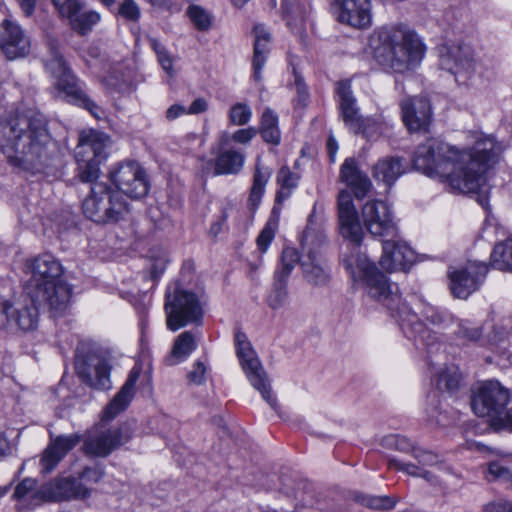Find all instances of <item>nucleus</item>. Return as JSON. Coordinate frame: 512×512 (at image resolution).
<instances>
[{"label":"nucleus","mask_w":512,"mask_h":512,"mask_svg":"<svg viewBox=\"0 0 512 512\" xmlns=\"http://www.w3.org/2000/svg\"><path fill=\"white\" fill-rule=\"evenodd\" d=\"M503 147L492 136L479 137L468 150H458L437 138L421 143L413 156L414 168L426 176L447 181L454 192L482 189L483 174L498 161Z\"/></svg>","instance_id":"nucleus-1"},{"label":"nucleus","mask_w":512,"mask_h":512,"mask_svg":"<svg viewBox=\"0 0 512 512\" xmlns=\"http://www.w3.org/2000/svg\"><path fill=\"white\" fill-rule=\"evenodd\" d=\"M0 151L10 165L33 174L46 172L59 161L46 118L35 111L0 117Z\"/></svg>","instance_id":"nucleus-2"},{"label":"nucleus","mask_w":512,"mask_h":512,"mask_svg":"<svg viewBox=\"0 0 512 512\" xmlns=\"http://www.w3.org/2000/svg\"><path fill=\"white\" fill-rule=\"evenodd\" d=\"M109 137L99 131L83 130L75 148L76 176L83 183H91L89 195L82 202L84 215L98 224L117 223L129 213V204L123 195L99 177V165L107 158Z\"/></svg>","instance_id":"nucleus-3"},{"label":"nucleus","mask_w":512,"mask_h":512,"mask_svg":"<svg viewBox=\"0 0 512 512\" xmlns=\"http://www.w3.org/2000/svg\"><path fill=\"white\" fill-rule=\"evenodd\" d=\"M345 269L354 280H362L368 296L387 309L399 315V325L404 335L414 342L418 349H426L428 353L437 351L440 347L436 334L428 329L419 319L402 304L398 286L389 282L388 278L379 271L374 262L366 254L351 252L343 260Z\"/></svg>","instance_id":"nucleus-4"},{"label":"nucleus","mask_w":512,"mask_h":512,"mask_svg":"<svg viewBox=\"0 0 512 512\" xmlns=\"http://www.w3.org/2000/svg\"><path fill=\"white\" fill-rule=\"evenodd\" d=\"M375 48L377 62L387 71L404 74L415 70L425 54V47L413 31L391 28L378 33Z\"/></svg>","instance_id":"nucleus-5"},{"label":"nucleus","mask_w":512,"mask_h":512,"mask_svg":"<svg viewBox=\"0 0 512 512\" xmlns=\"http://www.w3.org/2000/svg\"><path fill=\"white\" fill-rule=\"evenodd\" d=\"M47 48L48 53L43 62L47 72L55 79L54 87L59 97L101 119L104 115L103 110L89 97L83 83L72 73L60 51L59 41L49 38Z\"/></svg>","instance_id":"nucleus-6"},{"label":"nucleus","mask_w":512,"mask_h":512,"mask_svg":"<svg viewBox=\"0 0 512 512\" xmlns=\"http://www.w3.org/2000/svg\"><path fill=\"white\" fill-rule=\"evenodd\" d=\"M382 445L389 449H395L403 453L411 454L417 461L415 463H405L396 458H390L388 465L404 473L425 479L427 482L435 484L436 476L428 471L426 467L441 465L443 460L441 456L433 451L424 449L412 443L408 438L400 435H388L383 438Z\"/></svg>","instance_id":"nucleus-7"},{"label":"nucleus","mask_w":512,"mask_h":512,"mask_svg":"<svg viewBox=\"0 0 512 512\" xmlns=\"http://www.w3.org/2000/svg\"><path fill=\"white\" fill-rule=\"evenodd\" d=\"M75 371L80 380L96 390L112 388L111 365L102 349L91 341H80L75 352Z\"/></svg>","instance_id":"nucleus-8"},{"label":"nucleus","mask_w":512,"mask_h":512,"mask_svg":"<svg viewBox=\"0 0 512 512\" xmlns=\"http://www.w3.org/2000/svg\"><path fill=\"white\" fill-rule=\"evenodd\" d=\"M164 310L167 328L176 331L189 323H199L203 311L197 296L177 283L167 288Z\"/></svg>","instance_id":"nucleus-9"},{"label":"nucleus","mask_w":512,"mask_h":512,"mask_svg":"<svg viewBox=\"0 0 512 512\" xmlns=\"http://www.w3.org/2000/svg\"><path fill=\"white\" fill-rule=\"evenodd\" d=\"M236 354L251 385L260 392L263 399L276 409L277 401L271 395L270 385L256 352L247 336L240 330L235 332Z\"/></svg>","instance_id":"nucleus-10"},{"label":"nucleus","mask_w":512,"mask_h":512,"mask_svg":"<svg viewBox=\"0 0 512 512\" xmlns=\"http://www.w3.org/2000/svg\"><path fill=\"white\" fill-rule=\"evenodd\" d=\"M39 320L38 303L30 293L14 302L0 299V330L32 331Z\"/></svg>","instance_id":"nucleus-11"},{"label":"nucleus","mask_w":512,"mask_h":512,"mask_svg":"<svg viewBox=\"0 0 512 512\" xmlns=\"http://www.w3.org/2000/svg\"><path fill=\"white\" fill-rule=\"evenodd\" d=\"M130 439L131 434L122 426H94L82 435V452L88 457L106 458Z\"/></svg>","instance_id":"nucleus-12"},{"label":"nucleus","mask_w":512,"mask_h":512,"mask_svg":"<svg viewBox=\"0 0 512 512\" xmlns=\"http://www.w3.org/2000/svg\"><path fill=\"white\" fill-rule=\"evenodd\" d=\"M439 65L442 70L454 75L456 82L465 84L476 72L477 61L470 45L453 43L440 48Z\"/></svg>","instance_id":"nucleus-13"},{"label":"nucleus","mask_w":512,"mask_h":512,"mask_svg":"<svg viewBox=\"0 0 512 512\" xmlns=\"http://www.w3.org/2000/svg\"><path fill=\"white\" fill-rule=\"evenodd\" d=\"M510 400V392L499 381L489 380L481 384L471 400V407L479 417L492 418L500 415Z\"/></svg>","instance_id":"nucleus-14"},{"label":"nucleus","mask_w":512,"mask_h":512,"mask_svg":"<svg viewBox=\"0 0 512 512\" xmlns=\"http://www.w3.org/2000/svg\"><path fill=\"white\" fill-rule=\"evenodd\" d=\"M110 179L116 191L133 199L144 197L149 191L145 172L135 161L120 164L110 172Z\"/></svg>","instance_id":"nucleus-15"},{"label":"nucleus","mask_w":512,"mask_h":512,"mask_svg":"<svg viewBox=\"0 0 512 512\" xmlns=\"http://www.w3.org/2000/svg\"><path fill=\"white\" fill-rule=\"evenodd\" d=\"M362 218L367 231L375 238H394L398 228L390 206L380 200H372L362 207Z\"/></svg>","instance_id":"nucleus-16"},{"label":"nucleus","mask_w":512,"mask_h":512,"mask_svg":"<svg viewBox=\"0 0 512 512\" xmlns=\"http://www.w3.org/2000/svg\"><path fill=\"white\" fill-rule=\"evenodd\" d=\"M488 267L483 263H471L465 268L449 272V286L454 297L467 299L483 283Z\"/></svg>","instance_id":"nucleus-17"},{"label":"nucleus","mask_w":512,"mask_h":512,"mask_svg":"<svg viewBox=\"0 0 512 512\" xmlns=\"http://www.w3.org/2000/svg\"><path fill=\"white\" fill-rule=\"evenodd\" d=\"M0 48L9 60L25 58L31 52V40L17 22L5 19L0 24Z\"/></svg>","instance_id":"nucleus-18"},{"label":"nucleus","mask_w":512,"mask_h":512,"mask_svg":"<svg viewBox=\"0 0 512 512\" xmlns=\"http://www.w3.org/2000/svg\"><path fill=\"white\" fill-rule=\"evenodd\" d=\"M338 218L340 233L356 248L362 243L364 231L358 219V214L348 191L338 195Z\"/></svg>","instance_id":"nucleus-19"},{"label":"nucleus","mask_w":512,"mask_h":512,"mask_svg":"<svg viewBox=\"0 0 512 512\" xmlns=\"http://www.w3.org/2000/svg\"><path fill=\"white\" fill-rule=\"evenodd\" d=\"M32 296L38 303L47 305L53 316L63 315L70 306L72 298V286L65 280L54 284L33 289Z\"/></svg>","instance_id":"nucleus-20"},{"label":"nucleus","mask_w":512,"mask_h":512,"mask_svg":"<svg viewBox=\"0 0 512 512\" xmlns=\"http://www.w3.org/2000/svg\"><path fill=\"white\" fill-rule=\"evenodd\" d=\"M333 9L337 20L343 24L359 29L372 24L370 0H335Z\"/></svg>","instance_id":"nucleus-21"},{"label":"nucleus","mask_w":512,"mask_h":512,"mask_svg":"<svg viewBox=\"0 0 512 512\" xmlns=\"http://www.w3.org/2000/svg\"><path fill=\"white\" fill-rule=\"evenodd\" d=\"M382 251L380 264L389 272L407 271L416 261L414 250L405 242L383 240Z\"/></svg>","instance_id":"nucleus-22"},{"label":"nucleus","mask_w":512,"mask_h":512,"mask_svg":"<svg viewBox=\"0 0 512 512\" xmlns=\"http://www.w3.org/2000/svg\"><path fill=\"white\" fill-rule=\"evenodd\" d=\"M29 269L32 275L33 289L64 280L61 263L49 253L39 255L31 260Z\"/></svg>","instance_id":"nucleus-23"},{"label":"nucleus","mask_w":512,"mask_h":512,"mask_svg":"<svg viewBox=\"0 0 512 512\" xmlns=\"http://www.w3.org/2000/svg\"><path fill=\"white\" fill-rule=\"evenodd\" d=\"M245 162V155L233 148L217 149L216 157L207 160L202 166V171L206 175H236Z\"/></svg>","instance_id":"nucleus-24"},{"label":"nucleus","mask_w":512,"mask_h":512,"mask_svg":"<svg viewBox=\"0 0 512 512\" xmlns=\"http://www.w3.org/2000/svg\"><path fill=\"white\" fill-rule=\"evenodd\" d=\"M335 92L344 123L354 134L360 133L363 120L351 89V81H338L335 85Z\"/></svg>","instance_id":"nucleus-25"},{"label":"nucleus","mask_w":512,"mask_h":512,"mask_svg":"<svg viewBox=\"0 0 512 512\" xmlns=\"http://www.w3.org/2000/svg\"><path fill=\"white\" fill-rule=\"evenodd\" d=\"M41 494L45 500L58 502L86 498L90 495V491L79 479L69 477L50 481L42 487Z\"/></svg>","instance_id":"nucleus-26"},{"label":"nucleus","mask_w":512,"mask_h":512,"mask_svg":"<svg viewBox=\"0 0 512 512\" xmlns=\"http://www.w3.org/2000/svg\"><path fill=\"white\" fill-rule=\"evenodd\" d=\"M81 440L82 435L79 433L59 435L55 438H51L40 461L42 472L50 473Z\"/></svg>","instance_id":"nucleus-27"},{"label":"nucleus","mask_w":512,"mask_h":512,"mask_svg":"<svg viewBox=\"0 0 512 512\" xmlns=\"http://www.w3.org/2000/svg\"><path fill=\"white\" fill-rule=\"evenodd\" d=\"M402 119L410 131L425 130L431 120V107L427 99L412 97L401 102Z\"/></svg>","instance_id":"nucleus-28"},{"label":"nucleus","mask_w":512,"mask_h":512,"mask_svg":"<svg viewBox=\"0 0 512 512\" xmlns=\"http://www.w3.org/2000/svg\"><path fill=\"white\" fill-rule=\"evenodd\" d=\"M139 375L140 371L138 369L133 368L131 370L124 385L103 409L101 416L103 421L109 422L126 410L135 395V385Z\"/></svg>","instance_id":"nucleus-29"},{"label":"nucleus","mask_w":512,"mask_h":512,"mask_svg":"<svg viewBox=\"0 0 512 512\" xmlns=\"http://www.w3.org/2000/svg\"><path fill=\"white\" fill-rule=\"evenodd\" d=\"M340 180L352 189L356 198H363L369 192L372 183L362 172L354 158H347L340 168Z\"/></svg>","instance_id":"nucleus-30"},{"label":"nucleus","mask_w":512,"mask_h":512,"mask_svg":"<svg viewBox=\"0 0 512 512\" xmlns=\"http://www.w3.org/2000/svg\"><path fill=\"white\" fill-rule=\"evenodd\" d=\"M253 32L255 36L254 55L252 61L253 78L258 82L262 80L261 72L269 53L270 34L262 24L256 25Z\"/></svg>","instance_id":"nucleus-31"},{"label":"nucleus","mask_w":512,"mask_h":512,"mask_svg":"<svg viewBox=\"0 0 512 512\" xmlns=\"http://www.w3.org/2000/svg\"><path fill=\"white\" fill-rule=\"evenodd\" d=\"M281 9L286 24L294 33L301 36L305 31L309 7L300 3L299 0H282Z\"/></svg>","instance_id":"nucleus-32"},{"label":"nucleus","mask_w":512,"mask_h":512,"mask_svg":"<svg viewBox=\"0 0 512 512\" xmlns=\"http://www.w3.org/2000/svg\"><path fill=\"white\" fill-rule=\"evenodd\" d=\"M406 172V167L399 157H386L379 160L374 166L373 175L376 179L387 185L393 184Z\"/></svg>","instance_id":"nucleus-33"},{"label":"nucleus","mask_w":512,"mask_h":512,"mask_svg":"<svg viewBox=\"0 0 512 512\" xmlns=\"http://www.w3.org/2000/svg\"><path fill=\"white\" fill-rule=\"evenodd\" d=\"M271 175L272 170L269 167L264 166L261 161L257 159L253 175V184L250 189V195L248 199V204L251 210L257 209L261 203L263 194L265 192V187Z\"/></svg>","instance_id":"nucleus-34"},{"label":"nucleus","mask_w":512,"mask_h":512,"mask_svg":"<svg viewBox=\"0 0 512 512\" xmlns=\"http://www.w3.org/2000/svg\"><path fill=\"white\" fill-rule=\"evenodd\" d=\"M201 334L196 331H184L179 334L173 344L171 355L178 362L186 360L197 348Z\"/></svg>","instance_id":"nucleus-35"},{"label":"nucleus","mask_w":512,"mask_h":512,"mask_svg":"<svg viewBox=\"0 0 512 512\" xmlns=\"http://www.w3.org/2000/svg\"><path fill=\"white\" fill-rule=\"evenodd\" d=\"M301 267L304 277L313 285H325L328 282V271L315 254L310 252L308 259L302 262Z\"/></svg>","instance_id":"nucleus-36"},{"label":"nucleus","mask_w":512,"mask_h":512,"mask_svg":"<svg viewBox=\"0 0 512 512\" xmlns=\"http://www.w3.org/2000/svg\"><path fill=\"white\" fill-rule=\"evenodd\" d=\"M461 374L455 365L441 368L434 377L433 384L439 391L454 392L459 388Z\"/></svg>","instance_id":"nucleus-37"},{"label":"nucleus","mask_w":512,"mask_h":512,"mask_svg":"<svg viewBox=\"0 0 512 512\" xmlns=\"http://www.w3.org/2000/svg\"><path fill=\"white\" fill-rule=\"evenodd\" d=\"M72 30L81 36L87 35L93 27L100 21V14L93 10H86L74 13L67 18Z\"/></svg>","instance_id":"nucleus-38"},{"label":"nucleus","mask_w":512,"mask_h":512,"mask_svg":"<svg viewBox=\"0 0 512 512\" xmlns=\"http://www.w3.org/2000/svg\"><path fill=\"white\" fill-rule=\"evenodd\" d=\"M258 132L265 142L273 145L280 143L281 133L278 128V117L271 109L268 108L263 112Z\"/></svg>","instance_id":"nucleus-39"},{"label":"nucleus","mask_w":512,"mask_h":512,"mask_svg":"<svg viewBox=\"0 0 512 512\" xmlns=\"http://www.w3.org/2000/svg\"><path fill=\"white\" fill-rule=\"evenodd\" d=\"M278 226L279 215L276 212V209L273 208L271 216L268 218L256 239L257 248L262 254L268 250L269 245L274 240Z\"/></svg>","instance_id":"nucleus-40"},{"label":"nucleus","mask_w":512,"mask_h":512,"mask_svg":"<svg viewBox=\"0 0 512 512\" xmlns=\"http://www.w3.org/2000/svg\"><path fill=\"white\" fill-rule=\"evenodd\" d=\"M490 261L493 268L510 272V267H502L501 264L502 262L503 264L507 263V265L512 264V239L496 244L491 253Z\"/></svg>","instance_id":"nucleus-41"},{"label":"nucleus","mask_w":512,"mask_h":512,"mask_svg":"<svg viewBox=\"0 0 512 512\" xmlns=\"http://www.w3.org/2000/svg\"><path fill=\"white\" fill-rule=\"evenodd\" d=\"M299 254L296 249L285 247L282 251L281 260L274 276L288 280L292 270L299 262Z\"/></svg>","instance_id":"nucleus-42"},{"label":"nucleus","mask_w":512,"mask_h":512,"mask_svg":"<svg viewBox=\"0 0 512 512\" xmlns=\"http://www.w3.org/2000/svg\"><path fill=\"white\" fill-rule=\"evenodd\" d=\"M288 298L287 280L274 276V287L268 297V305L272 309H279Z\"/></svg>","instance_id":"nucleus-43"},{"label":"nucleus","mask_w":512,"mask_h":512,"mask_svg":"<svg viewBox=\"0 0 512 512\" xmlns=\"http://www.w3.org/2000/svg\"><path fill=\"white\" fill-rule=\"evenodd\" d=\"M187 15L196 29L200 31H207L211 27V16L201 6L190 5L187 9Z\"/></svg>","instance_id":"nucleus-44"},{"label":"nucleus","mask_w":512,"mask_h":512,"mask_svg":"<svg viewBox=\"0 0 512 512\" xmlns=\"http://www.w3.org/2000/svg\"><path fill=\"white\" fill-rule=\"evenodd\" d=\"M252 117L250 106L245 103H236L229 109L228 118L231 124L237 126L246 125Z\"/></svg>","instance_id":"nucleus-45"},{"label":"nucleus","mask_w":512,"mask_h":512,"mask_svg":"<svg viewBox=\"0 0 512 512\" xmlns=\"http://www.w3.org/2000/svg\"><path fill=\"white\" fill-rule=\"evenodd\" d=\"M359 501L369 508L375 510H389L392 509L396 501L388 496H362Z\"/></svg>","instance_id":"nucleus-46"},{"label":"nucleus","mask_w":512,"mask_h":512,"mask_svg":"<svg viewBox=\"0 0 512 512\" xmlns=\"http://www.w3.org/2000/svg\"><path fill=\"white\" fill-rule=\"evenodd\" d=\"M52 3L63 18L73 16L83 7L81 0H52Z\"/></svg>","instance_id":"nucleus-47"},{"label":"nucleus","mask_w":512,"mask_h":512,"mask_svg":"<svg viewBox=\"0 0 512 512\" xmlns=\"http://www.w3.org/2000/svg\"><path fill=\"white\" fill-rule=\"evenodd\" d=\"M36 481L31 478H25L16 487L13 493V498L22 500L37 495Z\"/></svg>","instance_id":"nucleus-48"},{"label":"nucleus","mask_w":512,"mask_h":512,"mask_svg":"<svg viewBox=\"0 0 512 512\" xmlns=\"http://www.w3.org/2000/svg\"><path fill=\"white\" fill-rule=\"evenodd\" d=\"M118 13L127 21L137 22L140 18L141 11L135 0H123L119 6Z\"/></svg>","instance_id":"nucleus-49"},{"label":"nucleus","mask_w":512,"mask_h":512,"mask_svg":"<svg viewBox=\"0 0 512 512\" xmlns=\"http://www.w3.org/2000/svg\"><path fill=\"white\" fill-rule=\"evenodd\" d=\"M152 47L157 54L158 62L160 63L163 70L169 75H173V60L168 54L164 46L158 43L156 40L152 41Z\"/></svg>","instance_id":"nucleus-50"},{"label":"nucleus","mask_w":512,"mask_h":512,"mask_svg":"<svg viewBox=\"0 0 512 512\" xmlns=\"http://www.w3.org/2000/svg\"><path fill=\"white\" fill-rule=\"evenodd\" d=\"M487 479L489 481L501 479L512 483V470L501 465L499 462H491L488 465Z\"/></svg>","instance_id":"nucleus-51"},{"label":"nucleus","mask_w":512,"mask_h":512,"mask_svg":"<svg viewBox=\"0 0 512 512\" xmlns=\"http://www.w3.org/2000/svg\"><path fill=\"white\" fill-rule=\"evenodd\" d=\"M277 183L282 188H287L288 190H292L298 184V176L295 173L291 172L289 167L283 166L278 171Z\"/></svg>","instance_id":"nucleus-52"},{"label":"nucleus","mask_w":512,"mask_h":512,"mask_svg":"<svg viewBox=\"0 0 512 512\" xmlns=\"http://www.w3.org/2000/svg\"><path fill=\"white\" fill-rule=\"evenodd\" d=\"M490 424L494 430H506L512 432V407L492 418V420H490Z\"/></svg>","instance_id":"nucleus-53"},{"label":"nucleus","mask_w":512,"mask_h":512,"mask_svg":"<svg viewBox=\"0 0 512 512\" xmlns=\"http://www.w3.org/2000/svg\"><path fill=\"white\" fill-rule=\"evenodd\" d=\"M457 335L468 342H475L480 339L482 331L479 327L471 326L468 322L460 323Z\"/></svg>","instance_id":"nucleus-54"},{"label":"nucleus","mask_w":512,"mask_h":512,"mask_svg":"<svg viewBox=\"0 0 512 512\" xmlns=\"http://www.w3.org/2000/svg\"><path fill=\"white\" fill-rule=\"evenodd\" d=\"M207 366L202 361H196L192 370L188 373V379L191 383L201 385L206 380Z\"/></svg>","instance_id":"nucleus-55"},{"label":"nucleus","mask_w":512,"mask_h":512,"mask_svg":"<svg viewBox=\"0 0 512 512\" xmlns=\"http://www.w3.org/2000/svg\"><path fill=\"white\" fill-rule=\"evenodd\" d=\"M258 133V130L254 127H248L235 131L231 139L239 144H248Z\"/></svg>","instance_id":"nucleus-56"},{"label":"nucleus","mask_w":512,"mask_h":512,"mask_svg":"<svg viewBox=\"0 0 512 512\" xmlns=\"http://www.w3.org/2000/svg\"><path fill=\"white\" fill-rule=\"evenodd\" d=\"M104 472L100 467H86L79 474V480L83 479L85 481L97 483L103 478Z\"/></svg>","instance_id":"nucleus-57"},{"label":"nucleus","mask_w":512,"mask_h":512,"mask_svg":"<svg viewBox=\"0 0 512 512\" xmlns=\"http://www.w3.org/2000/svg\"><path fill=\"white\" fill-rule=\"evenodd\" d=\"M167 265V260L164 258L156 259L150 267V277L153 281L159 279L164 273Z\"/></svg>","instance_id":"nucleus-58"},{"label":"nucleus","mask_w":512,"mask_h":512,"mask_svg":"<svg viewBox=\"0 0 512 512\" xmlns=\"http://www.w3.org/2000/svg\"><path fill=\"white\" fill-rule=\"evenodd\" d=\"M208 109V103L204 98L195 99L189 108L187 109V114L197 115L204 113Z\"/></svg>","instance_id":"nucleus-59"},{"label":"nucleus","mask_w":512,"mask_h":512,"mask_svg":"<svg viewBox=\"0 0 512 512\" xmlns=\"http://www.w3.org/2000/svg\"><path fill=\"white\" fill-rule=\"evenodd\" d=\"M509 501L499 500L488 503L484 506L483 512H508Z\"/></svg>","instance_id":"nucleus-60"},{"label":"nucleus","mask_w":512,"mask_h":512,"mask_svg":"<svg viewBox=\"0 0 512 512\" xmlns=\"http://www.w3.org/2000/svg\"><path fill=\"white\" fill-rule=\"evenodd\" d=\"M185 114H187V109L185 106L180 104H174L166 110V119L169 121H173Z\"/></svg>","instance_id":"nucleus-61"},{"label":"nucleus","mask_w":512,"mask_h":512,"mask_svg":"<svg viewBox=\"0 0 512 512\" xmlns=\"http://www.w3.org/2000/svg\"><path fill=\"white\" fill-rule=\"evenodd\" d=\"M24 15L29 17L33 14L36 0H16Z\"/></svg>","instance_id":"nucleus-62"},{"label":"nucleus","mask_w":512,"mask_h":512,"mask_svg":"<svg viewBox=\"0 0 512 512\" xmlns=\"http://www.w3.org/2000/svg\"><path fill=\"white\" fill-rule=\"evenodd\" d=\"M338 149L337 141L333 137H329L327 141V150L329 157L332 162L335 161L336 153Z\"/></svg>","instance_id":"nucleus-63"},{"label":"nucleus","mask_w":512,"mask_h":512,"mask_svg":"<svg viewBox=\"0 0 512 512\" xmlns=\"http://www.w3.org/2000/svg\"><path fill=\"white\" fill-rule=\"evenodd\" d=\"M224 221H225V217H222L218 221L212 223L209 233L213 236H217L222 230Z\"/></svg>","instance_id":"nucleus-64"}]
</instances>
